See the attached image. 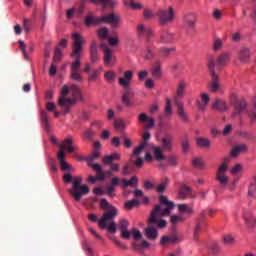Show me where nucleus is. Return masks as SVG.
<instances>
[{"label":"nucleus","instance_id":"39","mask_svg":"<svg viewBox=\"0 0 256 256\" xmlns=\"http://www.w3.org/2000/svg\"><path fill=\"white\" fill-rule=\"evenodd\" d=\"M171 115H173V106H171V100L167 98L166 106L164 108V117H167V119H171Z\"/></svg>","mask_w":256,"mask_h":256},{"label":"nucleus","instance_id":"19","mask_svg":"<svg viewBox=\"0 0 256 256\" xmlns=\"http://www.w3.org/2000/svg\"><path fill=\"white\" fill-rule=\"evenodd\" d=\"M101 23H108L113 27H117L121 23V18L115 14H108L101 17Z\"/></svg>","mask_w":256,"mask_h":256},{"label":"nucleus","instance_id":"27","mask_svg":"<svg viewBox=\"0 0 256 256\" xmlns=\"http://www.w3.org/2000/svg\"><path fill=\"white\" fill-rule=\"evenodd\" d=\"M247 109V103L246 102H238L235 106V111L232 113L233 119H240L241 113Z\"/></svg>","mask_w":256,"mask_h":256},{"label":"nucleus","instance_id":"41","mask_svg":"<svg viewBox=\"0 0 256 256\" xmlns=\"http://www.w3.org/2000/svg\"><path fill=\"white\" fill-rule=\"evenodd\" d=\"M161 43H173V33L162 32L160 35Z\"/></svg>","mask_w":256,"mask_h":256},{"label":"nucleus","instance_id":"54","mask_svg":"<svg viewBox=\"0 0 256 256\" xmlns=\"http://www.w3.org/2000/svg\"><path fill=\"white\" fill-rule=\"evenodd\" d=\"M173 51H175V48H160L159 55L160 57H167L170 53H173Z\"/></svg>","mask_w":256,"mask_h":256},{"label":"nucleus","instance_id":"20","mask_svg":"<svg viewBox=\"0 0 256 256\" xmlns=\"http://www.w3.org/2000/svg\"><path fill=\"white\" fill-rule=\"evenodd\" d=\"M160 143L163 151L171 152L173 150V136L166 135L162 137Z\"/></svg>","mask_w":256,"mask_h":256},{"label":"nucleus","instance_id":"9","mask_svg":"<svg viewBox=\"0 0 256 256\" xmlns=\"http://www.w3.org/2000/svg\"><path fill=\"white\" fill-rule=\"evenodd\" d=\"M100 155L101 154L99 153L98 150L93 151L91 156L87 158V163H88L89 167H91L93 169V171H95L97 173L98 179H105V172H103V168L101 167V165L93 163V161H95V159H99Z\"/></svg>","mask_w":256,"mask_h":256},{"label":"nucleus","instance_id":"43","mask_svg":"<svg viewBox=\"0 0 256 256\" xmlns=\"http://www.w3.org/2000/svg\"><path fill=\"white\" fill-rule=\"evenodd\" d=\"M189 193H191V188L189 186H182L178 193V199H187Z\"/></svg>","mask_w":256,"mask_h":256},{"label":"nucleus","instance_id":"4","mask_svg":"<svg viewBox=\"0 0 256 256\" xmlns=\"http://www.w3.org/2000/svg\"><path fill=\"white\" fill-rule=\"evenodd\" d=\"M82 182L83 178L81 176H76L73 179L72 188L69 190V193L75 201H81V197L89 193V186L87 184H81Z\"/></svg>","mask_w":256,"mask_h":256},{"label":"nucleus","instance_id":"13","mask_svg":"<svg viewBox=\"0 0 256 256\" xmlns=\"http://www.w3.org/2000/svg\"><path fill=\"white\" fill-rule=\"evenodd\" d=\"M231 52H223L222 54L218 55L217 59L215 60V67H227L231 62Z\"/></svg>","mask_w":256,"mask_h":256},{"label":"nucleus","instance_id":"37","mask_svg":"<svg viewBox=\"0 0 256 256\" xmlns=\"http://www.w3.org/2000/svg\"><path fill=\"white\" fill-rule=\"evenodd\" d=\"M151 75L153 79H161L163 77V71L161 70V65L153 66L151 69Z\"/></svg>","mask_w":256,"mask_h":256},{"label":"nucleus","instance_id":"64","mask_svg":"<svg viewBox=\"0 0 256 256\" xmlns=\"http://www.w3.org/2000/svg\"><path fill=\"white\" fill-rule=\"evenodd\" d=\"M192 165H194V167H203V160H201L200 158H195L192 161Z\"/></svg>","mask_w":256,"mask_h":256},{"label":"nucleus","instance_id":"22","mask_svg":"<svg viewBox=\"0 0 256 256\" xmlns=\"http://www.w3.org/2000/svg\"><path fill=\"white\" fill-rule=\"evenodd\" d=\"M138 121L140 123H146V129H153L155 127V119H153V117L147 116L145 113H141L138 116Z\"/></svg>","mask_w":256,"mask_h":256},{"label":"nucleus","instance_id":"12","mask_svg":"<svg viewBox=\"0 0 256 256\" xmlns=\"http://www.w3.org/2000/svg\"><path fill=\"white\" fill-rule=\"evenodd\" d=\"M58 147H60L59 153H77L79 151V148L73 144V138L71 136H68L65 138L61 143H58Z\"/></svg>","mask_w":256,"mask_h":256},{"label":"nucleus","instance_id":"35","mask_svg":"<svg viewBox=\"0 0 256 256\" xmlns=\"http://www.w3.org/2000/svg\"><path fill=\"white\" fill-rule=\"evenodd\" d=\"M117 79V74L113 70H109L104 73V80L106 83L113 84Z\"/></svg>","mask_w":256,"mask_h":256},{"label":"nucleus","instance_id":"15","mask_svg":"<svg viewBox=\"0 0 256 256\" xmlns=\"http://www.w3.org/2000/svg\"><path fill=\"white\" fill-rule=\"evenodd\" d=\"M131 81H133V71L131 70L125 71L124 77L118 79V83L123 89H129L131 87Z\"/></svg>","mask_w":256,"mask_h":256},{"label":"nucleus","instance_id":"6","mask_svg":"<svg viewBox=\"0 0 256 256\" xmlns=\"http://www.w3.org/2000/svg\"><path fill=\"white\" fill-rule=\"evenodd\" d=\"M156 15H158L160 25H169L175 21V9L173 6L158 9Z\"/></svg>","mask_w":256,"mask_h":256},{"label":"nucleus","instance_id":"29","mask_svg":"<svg viewBox=\"0 0 256 256\" xmlns=\"http://www.w3.org/2000/svg\"><path fill=\"white\" fill-rule=\"evenodd\" d=\"M57 157L60 163V169H62V171H71V164L65 161V154L58 152Z\"/></svg>","mask_w":256,"mask_h":256},{"label":"nucleus","instance_id":"16","mask_svg":"<svg viewBox=\"0 0 256 256\" xmlns=\"http://www.w3.org/2000/svg\"><path fill=\"white\" fill-rule=\"evenodd\" d=\"M184 27L186 29H195V25L197 23V14L196 13H188L183 17Z\"/></svg>","mask_w":256,"mask_h":256},{"label":"nucleus","instance_id":"40","mask_svg":"<svg viewBox=\"0 0 256 256\" xmlns=\"http://www.w3.org/2000/svg\"><path fill=\"white\" fill-rule=\"evenodd\" d=\"M186 87H187V83H185V82H180L178 84V88L176 90V97L178 99L185 97V88Z\"/></svg>","mask_w":256,"mask_h":256},{"label":"nucleus","instance_id":"55","mask_svg":"<svg viewBox=\"0 0 256 256\" xmlns=\"http://www.w3.org/2000/svg\"><path fill=\"white\" fill-rule=\"evenodd\" d=\"M224 245H233L235 243V238L231 234H227L223 236Z\"/></svg>","mask_w":256,"mask_h":256},{"label":"nucleus","instance_id":"33","mask_svg":"<svg viewBox=\"0 0 256 256\" xmlns=\"http://www.w3.org/2000/svg\"><path fill=\"white\" fill-rule=\"evenodd\" d=\"M139 183V179L137 176H133L130 180L124 179L122 181V187L123 189H127V187H137V184Z\"/></svg>","mask_w":256,"mask_h":256},{"label":"nucleus","instance_id":"10","mask_svg":"<svg viewBox=\"0 0 256 256\" xmlns=\"http://www.w3.org/2000/svg\"><path fill=\"white\" fill-rule=\"evenodd\" d=\"M67 95H72V97H79L80 101H85L83 99V95L81 94V90L76 85H63L60 91V97H67ZM78 96V97H77Z\"/></svg>","mask_w":256,"mask_h":256},{"label":"nucleus","instance_id":"24","mask_svg":"<svg viewBox=\"0 0 256 256\" xmlns=\"http://www.w3.org/2000/svg\"><path fill=\"white\" fill-rule=\"evenodd\" d=\"M179 241H181V238L175 234H172L170 236H163L160 240V244L165 247L167 245H171V243H179Z\"/></svg>","mask_w":256,"mask_h":256},{"label":"nucleus","instance_id":"52","mask_svg":"<svg viewBox=\"0 0 256 256\" xmlns=\"http://www.w3.org/2000/svg\"><path fill=\"white\" fill-rule=\"evenodd\" d=\"M231 175H239V173H243V166L241 164H236L230 169Z\"/></svg>","mask_w":256,"mask_h":256},{"label":"nucleus","instance_id":"38","mask_svg":"<svg viewBox=\"0 0 256 256\" xmlns=\"http://www.w3.org/2000/svg\"><path fill=\"white\" fill-rule=\"evenodd\" d=\"M134 197H136V199H140L141 203H144V205L149 203V197L143 195V190L136 189L134 191Z\"/></svg>","mask_w":256,"mask_h":256},{"label":"nucleus","instance_id":"11","mask_svg":"<svg viewBox=\"0 0 256 256\" xmlns=\"http://www.w3.org/2000/svg\"><path fill=\"white\" fill-rule=\"evenodd\" d=\"M150 152L151 153L146 152V154L144 156L145 161H148L149 163H151V161H153V159H155V161H164L165 154H163V150H162L161 146H152L150 148Z\"/></svg>","mask_w":256,"mask_h":256},{"label":"nucleus","instance_id":"18","mask_svg":"<svg viewBox=\"0 0 256 256\" xmlns=\"http://www.w3.org/2000/svg\"><path fill=\"white\" fill-rule=\"evenodd\" d=\"M237 58L240 61V63H249V61L251 60V50L245 46L241 47L238 50Z\"/></svg>","mask_w":256,"mask_h":256},{"label":"nucleus","instance_id":"60","mask_svg":"<svg viewBox=\"0 0 256 256\" xmlns=\"http://www.w3.org/2000/svg\"><path fill=\"white\" fill-rule=\"evenodd\" d=\"M114 127L116 129H123V128H125V121H123L122 119H116L114 121Z\"/></svg>","mask_w":256,"mask_h":256},{"label":"nucleus","instance_id":"7","mask_svg":"<svg viewBox=\"0 0 256 256\" xmlns=\"http://www.w3.org/2000/svg\"><path fill=\"white\" fill-rule=\"evenodd\" d=\"M229 171V162L227 160H224L223 163H221L218 166V169L216 171V180L222 187H227L229 185L230 178L227 175V172Z\"/></svg>","mask_w":256,"mask_h":256},{"label":"nucleus","instance_id":"58","mask_svg":"<svg viewBox=\"0 0 256 256\" xmlns=\"http://www.w3.org/2000/svg\"><path fill=\"white\" fill-rule=\"evenodd\" d=\"M222 47H223V40H221L220 38H217L213 44L214 51H219Z\"/></svg>","mask_w":256,"mask_h":256},{"label":"nucleus","instance_id":"57","mask_svg":"<svg viewBox=\"0 0 256 256\" xmlns=\"http://www.w3.org/2000/svg\"><path fill=\"white\" fill-rule=\"evenodd\" d=\"M248 195L250 197L256 198V181L254 183H251L248 189Z\"/></svg>","mask_w":256,"mask_h":256},{"label":"nucleus","instance_id":"30","mask_svg":"<svg viewBox=\"0 0 256 256\" xmlns=\"http://www.w3.org/2000/svg\"><path fill=\"white\" fill-rule=\"evenodd\" d=\"M247 152V146L245 144H239L232 148L230 155L231 157H239L241 153Z\"/></svg>","mask_w":256,"mask_h":256},{"label":"nucleus","instance_id":"62","mask_svg":"<svg viewBox=\"0 0 256 256\" xmlns=\"http://www.w3.org/2000/svg\"><path fill=\"white\" fill-rule=\"evenodd\" d=\"M144 17L145 19H153V17H155V13H153V10L145 9Z\"/></svg>","mask_w":256,"mask_h":256},{"label":"nucleus","instance_id":"23","mask_svg":"<svg viewBox=\"0 0 256 256\" xmlns=\"http://www.w3.org/2000/svg\"><path fill=\"white\" fill-rule=\"evenodd\" d=\"M200 98L201 102L197 101V107L199 111H205V109H207V106L209 105V101H211V98H209V94L207 93H201Z\"/></svg>","mask_w":256,"mask_h":256},{"label":"nucleus","instance_id":"51","mask_svg":"<svg viewBox=\"0 0 256 256\" xmlns=\"http://www.w3.org/2000/svg\"><path fill=\"white\" fill-rule=\"evenodd\" d=\"M71 79H73V81H77V83H81V81H83V76H81V72L79 70L71 71Z\"/></svg>","mask_w":256,"mask_h":256},{"label":"nucleus","instance_id":"61","mask_svg":"<svg viewBox=\"0 0 256 256\" xmlns=\"http://www.w3.org/2000/svg\"><path fill=\"white\" fill-rule=\"evenodd\" d=\"M90 57L92 63L99 61V55L97 54V50H90Z\"/></svg>","mask_w":256,"mask_h":256},{"label":"nucleus","instance_id":"32","mask_svg":"<svg viewBox=\"0 0 256 256\" xmlns=\"http://www.w3.org/2000/svg\"><path fill=\"white\" fill-rule=\"evenodd\" d=\"M176 105L178 108V116L182 121H184V123H187L189 121V118L187 117V113L185 112L183 102H177Z\"/></svg>","mask_w":256,"mask_h":256},{"label":"nucleus","instance_id":"46","mask_svg":"<svg viewBox=\"0 0 256 256\" xmlns=\"http://www.w3.org/2000/svg\"><path fill=\"white\" fill-rule=\"evenodd\" d=\"M169 183H170L169 178H165L164 181L157 186L156 188L157 193H164Z\"/></svg>","mask_w":256,"mask_h":256},{"label":"nucleus","instance_id":"63","mask_svg":"<svg viewBox=\"0 0 256 256\" xmlns=\"http://www.w3.org/2000/svg\"><path fill=\"white\" fill-rule=\"evenodd\" d=\"M154 187L155 185L153 184V182L149 180L144 181V189H146L147 191H151V189H153Z\"/></svg>","mask_w":256,"mask_h":256},{"label":"nucleus","instance_id":"21","mask_svg":"<svg viewBox=\"0 0 256 256\" xmlns=\"http://www.w3.org/2000/svg\"><path fill=\"white\" fill-rule=\"evenodd\" d=\"M136 33L137 35H139V37H153V30L151 29V27L145 26V24H139L136 28Z\"/></svg>","mask_w":256,"mask_h":256},{"label":"nucleus","instance_id":"25","mask_svg":"<svg viewBox=\"0 0 256 256\" xmlns=\"http://www.w3.org/2000/svg\"><path fill=\"white\" fill-rule=\"evenodd\" d=\"M129 227V221L127 220H121L118 224V229L121 231V237L122 239H129V230L127 229Z\"/></svg>","mask_w":256,"mask_h":256},{"label":"nucleus","instance_id":"48","mask_svg":"<svg viewBox=\"0 0 256 256\" xmlns=\"http://www.w3.org/2000/svg\"><path fill=\"white\" fill-rule=\"evenodd\" d=\"M138 206H139V200L137 199L129 200L124 205L125 209H127L128 211H131V209Z\"/></svg>","mask_w":256,"mask_h":256},{"label":"nucleus","instance_id":"26","mask_svg":"<svg viewBox=\"0 0 256 256\" xmlns=\"http://www.w3.org/2000/svg\"><path fill=\"white\" fill-rule=\"evenodd\" d=\"M133 97H135V93L127 90L122 96L123 105H125V107H133Z\"/></svg>","mask_w":256,"mask_h":256},{"label":"nucleus","instance_id":"17","mask_svg":"<svg viewBox=\"0 0 256 256\" xmlns=\"http://www.w3.org/2000/svg\"><path fill=\"white\" fill-rule=\"evenodd\" d=\"M77 97L72 96V98H68L67 96H60L58 99V105L60 107H73L77 101H81V98H79V96Z\"/></svg>","mask_w":256,"mask_h":256},{"label":"nucleus","instance_id":"8","mask_svg":"<svg viewBox=\"0 0 256 256\" xmlns=\"http://www.w3.org/2000/svg\"><path fill=\"white\" fill-rule=\"evenodd\" d=\"M207 67L211 72L212 82L209 84V89L213 93L219 91V77L215 74V57L213 55L208 56Z\"/></svg>","mask_w":256,"mask_h":256},{"label":"nucleus","instance_id":"56","mask_svg":"<svg viewBox=\"0 0 256 256\" xmlns=\"http://www.w3.org/2000/svg\"><path fill=\"white\" fill-rule=\"evenodd\" d=\"M168 165L171 167H177L179 160L177 159V156H168L167 157Z\"/></svg>","mask_w":256,"mask_h":256},{"label":"nucleus","instance_id":"44","mask_svg":"<svg viewBox=\"0 0 256 256\" xmlns=\"http://www.w3.org/2000/svg\"><path fill=\"white\" fill-rule=\"evenodd\" d=\"M129 239H134L135 241H139L143 238V234H141V231H139L137 228L132 229L129 231Z\"/></svg>","mask_w":256,"mask_h":256},{"label":"nucleus","instance_id":"3","mask_svg":"<svg viewBox=\"0 0 256 256\" xmlns=\"http://www.w3.org/2000/svg\"><path fill=\"white\" fill-rule=\"evenodd\" d=\"M71 38L74 41L72 43L71 57L76 58V61L72 62L71 71H79V68L81 67V51H83V44L86 42V40L80 33H73Z\"/></svg>","mask_w":256,"mask_h":256},{"label":"nucleus","instance_id":"50","mask_svg":"<svg viewBox=\"0 0 256 256\" xmlns=\"http://www.w3.org/2000/svg\"><path fill=\"white\" fill-rule=\"evenodd\" d=\"M183 221H185V218L183 216L174 214L170 217V223H172V225H177L179 223H183Z\"/></svg>","mask_w":256,"mask_h":256},{"label":"nucleus","instance_id":"1","mask_svg":"<svg viewBox=\"0 0 256 256\" xmlns=\"http://www.w3.org/2000/svg\"><path fill=\"white\" fill-rule=\"evenodd\" d=\"M173 209L175 204L166 196H160V203L154 207L149 218L150 225H155L157 229L167 227V221L163 220V217L171 215Z\"/></svg>","mask_w":256,"mask_h":256},{"label":"nucleus","instance_id":"47","mask_svg":"<svg viewBox=\"0 0 256 256\" xmlns=\"http://www.w3.org/2000/svg\"><path fill=\"white\" fill-rule=\"evenodd\" d=\"M107 41L110 47H117V45L121 43V40L119 39L118 35H114L113 37H108Z\"/></svg>","mask_w":256,"mask_h":256},{"label":"nucleus","instance_id":"14","mask_svg":"<svg viewBox=\"0 0 256 256\" xmlns=\"http://www.w3.org/2000/svg\"><path fill=\"white\" fill-rule=\"evenodd\" d=\"M100 49L104 53V63L106 65H115V62H113V50L104 42L100 44Z\"/></svg>","mask_w":256,"mask_h":256},{"label":"nucleus","instance_id":"34","mask_svg":"<svg viewBox=\"0 0 256 256\" xmlns=\"http://www.w3.org/2000/svg\"><path fill=\"white\" fill-rule=\"evenodd\" d=\"M86 27H90V25H101V17H95L88 15L85 19Z\"/></svg>","mask_w":256,"mask_h":256},{"label":"nucleus","instance_id":"2","mask_svg":"<svg viewBox=\"0 0 256 256\" xmlns=\"http://www.w3.org/2000/svg\"><path fill=\"white\" fill-rule=\"evenodd\" d=\"M100 207L106 211L102 218L98 220L100 229H107L109 233L113 234L117 233V224H115V221L113 220L117 217V208L111 205L105 198L100 201Z\"/></svg>","mask_w":256,"mask_h":256},{"label":"nucleus","instance_id":"59","mask_svg":"<svg viewBox=\"0 0 256 256\" xmlns=\"http://www.w3.org/2000/svg\"><path fill=\"white\" fill-rule=\"evenodd\" d=\"M244 219H245L246 223H249V224L256 221V219L254 218L253 214H251V212H246L244 214Z\"/></svg>","mask_w":256,"mask_h":256},{"label":"nucleus","instance_id":"42","mask_svg":"<svg viewBox=\"0 0 256 256\" xmlns=\"http://www.w3.org/2000/svg\"><path fill=\"white\" fill-rule=\"evenodd\" d=\"M179 213H187L188 215H192L193 208L188 204H178L177 205Z\"/></svg>","mask_w":256,"mask_h":256},{"label":"nucleus","instance_id":"45","mask_svg":"<svg viewBox=\"0 0 256 256\" xmlns=\"http://www.w3.org/2000/svg\"><path fill=\"white\" fill-rule=\"evenodd\" d=\"M97 35H98L99 39H108L109 29H107L106 27H102L97 30Z\"/></svg>","mask_w":256,"mask_h":256},{"label":"nucleus","instance_id":"28","mask_svg":"<svg viewBox=\"0 0 256 256\" xmlns=\"http://www.w3.org/2000/svg\"><path fill=\"white\" fill-rule=\"evenodd\" d=\"M144 235L147 239H150V241H155V239L159 237V232L157 231V229L149 226L145 228Z\"/></svg>","mask_w":256,"mask_h":256},{"label":"nucleus","instance_id":"53","mask_svg":"<svg viewBox=\"0 0 256 256\" xmlns=\"http://www.w3.org/2000/svg\"><path fill=\"white\" fill-rule=\"evenodd\" d=\"M128 7L133 11H137L138 9H143V4L140 2H135V0H130V5H128Z\"/></svg>","mask_w":256,"mask_h":256},{"label":"nucleus","instance_id":"31","mask_svg":"<svg viewBox=\"0 0 256 256\" xmlns=\"http://www.w3.org/2000/svg\"><path fill=\"white\" fill-rule=\"evenodd\" d=\"M61 47H67V40L62 39L59 46L56 47L55 50V55H54V61H60L61 60V55H63V50H61Z\"/></svg>","mask_w":256,"mask_h":256},{"label":"nucleus","instance_id":"36","mask_svg":"<svg viewBox=\"0 0 256 256\" xmlns=\"http://www.w3.org/2000/svg\"><path fill=\"white\" fill-rule=\"evenodd\" d=\"M213 109H216V111H227V103L224 102V100L218 99L216 100L213 105Z\"/></svg>","mask_w":256,"mask_h":256},{"label":"nucleus","instance_id":"5","mask_svg":"<svg viewBox=\"0 0 256 256\" xmlns=\"http://www.w3.org/2000/svg\"><path fill=\"white\" fill-rule=\"evenodd\" d=\"M142 137L144 141L134 149V152L131 156V161H133L136 167H143V157L141 155L145 151V148L149 145L147 141L151 139V133L146 131Z\"/></svg>","mask_w":256,"mask_h":256},{"label":"nucleus","instance_id":"49","mask_svg":"<svg viewBox=\"0 0 256 256\" xmlns=\"http://www.w3.org/2000/svg\"><path fill=\"white\" fill-rule=\"evenodd\" d=\"M196 141H197L198 147H204V148L211 147V142L209 141V139L197 138Z\"/></svg>","mask_w":256,"mask_h":256}]
</instances>
